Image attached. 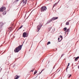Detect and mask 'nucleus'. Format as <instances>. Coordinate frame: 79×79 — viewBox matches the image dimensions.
<instances>
[{"mask_svg": "<svg viewBox=\"0 0 79 79\" xmlns=\"http://www.w3.org/2000/svg\"><path fill=\"white\" fill-rule=\"evenodd\" d=\"M40 9L41 11H46V10H47V7H46V6H42Z\"/></svg>", "mask_w": 79, "mask_h": 79, "instance_id": "obj_3", "label": "nucleus"}, {"mask_svg": "<svg viewBox=\"0 0 79 79\" xmlns=\"http://www.w3.org/2000/svg\"><path fill=\"white\" fill-rule=\"evenodd\" d=\"M19 1V0H16L15 2H18Z\"/></svg>", "mask_w": 79, "mask_h": 79, "instance_id": "obj_25", "label": "nucleus"}, {"mask_svg": "<svg viewBox=\"0 0 79 79\" xmlns=\"http://www.w3.org/2000/svg\"><path fill=\"white\" fill-rule=\"evenodd\" d=\"M78 58H79V56H78V57H76L75 58V61H76L77 60V59H78Z\"/></svg>", "mask_w": 79, "mask_h": 79, "instance_id": "obj_13", "label": "nucleus"}, {"mask_svg": "<svg viewBox=\"0 0 79 79\" xmlns=\"http://www.w3.org/2000/svg\"><path fill=\"white\" fill-rule=\"evenodd\" d=\"M70 21H71V20H69L66 23V25H69V23Z\"/></svg>", "mask_w": 79, "mask_h": 79, "instance_id": "obj_10", "label": "nucleus"}, {"mask_svg": "<svg viewBox=\"0 0 79 79\" xmlns=\"http://www.w3.org/2000/svg\"><path fill=\"white\" fill-rule=\"evenodd\" d=\"M58 40H60V38H58Z\"/></svg>", "mask_w": 79, "mask_h": 79, "instance_id": "obj_28", "label": "nucleus"}, {"mask_svg": "<svg viewBox=\"0 0 79 79\" xmlns=\"http://www.w3.org/2000/svg\"><path fill=\"white\" fill-rule=\"evenodd\" d=\"M22 47H23V44L20 45L18 47L16 48L15 49L14 52H15V53H18L19 52V51L21 50V48H22Z\"/></svg>", "mask_w": 79, "mask_h": 79, "instance_id": "obj_1", "label": "nucleus"}, {"mask_svg": "<svg viewBox=\"0 0 79 79\" xmlns=\"http://www.w3.org/2000/svg\"><path fill=\"white\" fill-rule=\"evenodd\" d=\"M27 0H22L21 1V3L23 2V3H25V4H26L27 3Z\"/></svg>", "mask_w": 79, "mask_h": 79, "instance_id": "obj_8", "label": "nucleus"}, {"mask_svg": "<svg viewBox=\"0 0 79 79\" xmlns=\"http://www.w3.org/2000/svg\"><path fill=\"white\" fill-rule=\"evenodd\" d=\"M72 65H73V64H72Z\"/></svg>", "mask_w": 79, "mask_h": 79, "instance_id": "obj_31", "label": "nucleus"}, {"mask_svg": "<svg viewBox=\"0 0 79 79\" xmlns=\"http://www.w3.org/2000/svg\"><path fill=\"white\" fill-rule=\"evenodd\" d=\"M20 77V76H18V75H16L15 77V79H18Z\"/></svg>", "mask_w": 79, "mask_h": 79, "instance_id": "obj_9", "label": "nucleus"}, {"mask_svg": "<svg viewBox=\"0 0 79 79\" xmlns=\"http://www.w3.org/2000/svg\"><path fill=\"white\" fill-rule=\"evenodd\" d=\"M35 68H33L31 70V72H33L34 71V70Z\"/></svg>", "mask_w": 79, "mask_h": 79, "instance_id": "obj_20", "label": "nucleus"}, {"mask_svg": "<svg viewBox=\"0 0 79 79\" xmlns=\"http://www.w3.org/2000/svg\"><path fill=\"white\" fill-rule=\"evenodd\" d=\"M5 10H6V7L4 6L0 8V12H3V11H4Z\"/></svg>", "mask_w": 79, "mask_h": 79, "instance_id": "obj_4", "label": "nucleus"}, {"mask_svg": "<svg viewBox=\"0 0 79 79\" xmlns=\"http://www.w3.org/2000/svg\"><path fill=\"white\" fill-rule=\"evenodd\" d=\"M58 2H59V1H58V2L57 3H55L53 6V7H54L57 4V3H58Z\"/></svg>", "mask_w": 79, "mask_h": 79, "instance_id": "obj_15", "label": "nucleus"}, {"mask_svg": "<svg viewBox=\"0 0 79 79\" xmlns=\"http://www.w3.org/2000/svg\"><path fill=\"white\" fill-rule=\"evenodd\" d=\"M15 66V64H14L13 66V68H14Z\"/></svg>", "mask_w": 79, "mask_h": 79, "instance_id": "obj_26", "label": "nucleus"}, {"mask_svg": "<svg viewBox=\"0 0 79 79\" xmlns=\"http://www.w3.org/2000/svg\"><path fill=\"white\" fill-rule=\"evenodd\" d=\"M54 68H55V66H54V67H53V69H54Z\"/></svg>", "mask_w": 79, "mask_h": 79, "instance_id": "obj_29", "label": "nucleus"}, {"mask_svg": "<svg viewBox=\"0 0 79 79\" xmlns=\"http://www.w3.org/2000/svg\"><path fill=\"white\" fill-rule=\"evenodd\" d=\"M64 55V54H62L61 56V57H60V58H61V57H62V56H63Z\"/></svg>", "mask_w": 79, "mask_h": 79, "instance_id": "obj_21", "label": "nucleus"}, {"mask_svg": "<svg viewBox=\"0 0 79 79\" xmlns=\"http://www.w3.org/2000/svg\"><path fill=\"white\" fill-rule=\"evenodd\" d=\"M6 10H5L2 13V15H6Z\"/></svg>", "mask_w": 79, "mask_h": 79, "instance_id": "obj_11", "label": "nucleus"}, {"mask_svg": "<svg viewBox=\"0 0 79 79\" xmlns=\"http://www.w3.org/2000/svg\"><path fill=\"white\" fill-rule=\"evenodd\" d=\"M49 44H50V42L49 41L47 43V45H48Z\"/></svg>", "mask_w": 79, "mask_h": 79, "instance_id": "obj_22", "label": "nucleus"}, {"mask_svg": "<svg viewBox=\"0 0 79 79\" xmlns=\"http://www.w3.org/2000/svg\"><path fill=\"white\" fill-rule=\"evenodd\" d=\"M42 25H39L37 26V29H38V32H39L40 30V29H41V28L42 27Z\"/></svg>", "mask_w": 79, "mask_h": 79, "instance_id": "obj_5", "label": "nucleus"}, {"mask_svg": "<svg viewBox=\"0 0 79 79\" xmlns=\"http://www.w3.org/2000/svg\"><path fill=\"white\" fill-rule=\"evenodd\" d=\"M58 42H61V40L58 41Z\"/></svg>", "mask_w": 79, "mask_h": 79, "instance_id": "obj_30", "label": "nucleus"}, {"mask_svg": "<svg viewBox=\"0 0 79 79\" xmlns=\"http://www.w3.org/2000/svg\"><path fill=\"white\" fill-rule=\"evenodd\" d=\"M37 74V70H36L34 73V75H35V74Z\"/></svg>", "mask_w": 79, "mask_h": 79, "instance_id": "obj_16", "label": "nucleus"}, {"mask_svg": "<svg viewBox=\"0 0 79 79\" xmlns=\"http://www.w3.org/2000/svg\"><path fill=\"white\" fill-rule=\"evenodd\" d=\"M68 76H69L68 78H70V77H71V75L68 74Z\"/></svg>", "mask_w": 79, "mask_h": 79, "instance_id": "obj_17", "label": "nucleus"}, {"mask_svg": "<svg viewBox=\"0 0 79 79\" xmlns=\"http://www.w3.org/2000/svg\"><path fill=\"white\" fill-rule=\"evenodd\" d=\"M23 25L21 26L19 28V29H21V28L23 27Z\"/></svg>", "mask_w": 79, "mask_h": 79, "instance_id": "obj_19", "label": "nucleus"}, {"mask_svg": "<svg viewBox=\"0 0 79 79\" xmlns=\"http://www.w3.org/2000/svg\"><path fill=\"white\" fill-rule=\"evenodd\" d=\"M23 37L24 38L27 37V34L26 32H24L23 33Z\"/></svg>", "mask_w": 79, "mask_h": 79, "instance_id": "obj_7", "label": "nucleus"}, {"mask_svg": "<svg viewBox=\"0 0 79 79\" xmlns=\"http://www.w3.org/2000/svg\"><path fill=\"white\" fill-rule=\"evenodd\" d=\"M60 38H61V39H62L63 38V36L61 35H60Z\"/></svg>", "mask_w": 79, "mask_h": 79, "instance_id": "obj_23", "label": "nucleus"}, {"mask_svg": "<svg viewBox=\"0 0 79 79\" xmlns=\"http://www.w3.org/2000/svg\"><path fill=\"white\" fill-rule=\"evenodd\" d=\"M11 27L10 28V31H11Z\"/></svg>", "mask_w": 79, "mask_h": 79, "instance_id": "obj_27", "label": "nucleus"}, {"mask_svg": "<svg viewBox=\"0 0 79 79\" xmlns=\"http://www.w3.org/2000/svg\"><path fill=\"white\" fill-rule=\"evenodd\" d=\"M69 64H70L69 63L68 64V66L67 67L66 69L67 72V69H68V68H69V67H68V66H69Z\"/></svg>", "mask_w": 79, "mask_h": 79, "instance_id": "obj_12", "label": "nucleus"}, {"mask_svg": "<svg viewBox=\"0 0 79 79\" xmlns=\"http://www.w3.org/2000/svg\"><path fill=\"white\" fill-rule=\"evenodd\" d=\"M3 23L2 22H1L0 23V32L2 30V27H3Z\"/></svg>", "mask_w": 79, "mask_h": 79, "instance_id": "obj_6", "label": "nucleus"}, {"mask_svg": "<svg viewBox=\"0 0 79 79\" xmlns=\"http://www.w3.org/2000/svg\"><path fill=\"white\" fill-rule=\"evenodd\" d=\"M58 18V17H54L52 18L51 19L49 20L47 22L46 24H48V23H50L51 22H52V21H54V20H55L56 19H57Z\"/></svg>", "mask_w": 79, "mask_h": 79, "instance_id": "obj_2", "label": "nucleus"}, {"mask_svg": "<svg viewBox=\"0 0 79 79\" xmlns=\"http://www.w3.org/2000/svg\"><path fill=\"white\" fill-rule=\"evenodd\" d=\"M4 53H5V52H4Z\"/></svg>", "mask_w": 79, "mask_h": 79, "instance_id": "obj_32", "label": "nucleus"}, {"mask_svg": "<svg viewBox=\"0 0 79 79\" xmlns=\"http://www.w3.org/2000/svg\"><path fill=\"white\" fill-rule=\"evenodd\" d=\"M67 30V28L65 27L64 28V31H66V30Z\"/></svg>", "mask_w": 79, "mask_h": 79, "instance_id": "obj_18", "label": "nucleus"}, {"mask_svg": "<svg viewBox=\"0 0 79 79\" xmlns=\"http://www.w3.org/2000/svg\"><path fill=\"white\" fill-rule=\"evenodd\" d=\"M66 32H69V29H68L65 32V33H66Z\"/></svg>", "mask_w": 79, "mask_h": 79, "instance_id": "obj_14", "label": "nucleus"}, {"mask_svg": "<svg viewBox=\"0 0 79 79\" xmlns=\"http://www.w3.org/2000/svg\"><path fill=\"white\" fill-rule=\"evenodd\" d=\"M44 70V69H43L41 71V73H40V74H41V73H42V72Z\"/></svg>", "mask_w": 79, "mask_h": 79, "instance_id": "obj_24", "label": "nucleus"}]
</instances>
